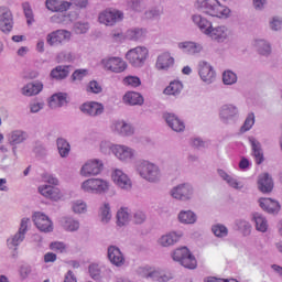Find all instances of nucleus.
Returning <instances> with one entry per match:
<instances>
[{
    "label": "nucleus",
    "instance_id": "obj_46",
    "mask_svg": "<svg viewBox=\"0 0 282 282\" xmlns=\"http://www.w3.org/2000/svg\"><path fill=\"white\" fill-rule=\"evenodd\" d=\"M99 217L102 224H109L111 221V205L109 203H104L99 208Z\"/></svg>",
    "mask_w": 282,
    "mask_h": 282
},
{
    "label": "nucleus",
    "instance_id": "obj_12",
    "mask_svg": "<svg viewBox=\"0 0 282 282\" xmlns=\"http://www.w3.org/2000/svg\"><path fill=\"white\" fill-rule=\"evenodd\" d=\"M113 155L122 164H131L138 158V151L127 144H116Z\"/></svg>",
    "mask_w": 282,
    "mask_h": 282
},
{
    "label": "nucleus",
    "instance_id": "obj_60",
    "mask_svg": "<svg viewBox=\"0 0 282 282\" xmlns=\"http://www.w3.org/2000/svg\"><path fill=\"white\" fill-rule=\"evenodd\" d=\"M89 31V23L87 22H76L74 25V32L76 34H86Z\"/></svg>",
    "mask_w": 282,
    "mask_h": 282
},
{
    "label": "nucleus",
    "instance_id": "obj_31",
    "mask_svg": "<svg viewBox=\"0 0 282 282\" xmlns=\"http://www.w3.org/2000/svg\"><path fill=\"white\" fill-rule=\"evenodd\" d=\"M61 226L66 232H76L80 228V221L72 216H65L61 219Z\"/></svg>",
    "mask_w": 282,
    "mask_h": 282
},
{
    "label": "nucleus",
    "instance_id": "obj_21",
    "mask_svg": "<svg viewBox=\"0 0 282 282\" xmlns=\"http://www.w3.org/2000/svg\"><path fill=\"white\" fill-rule=\"evenodd\" d=\"M14 21L12 20V12L6 7H0V30L4 34L12 32Z\"/></svg>",
    "mask_w": 282,
    "mask_h": 282
},
{
    "label": "nucleus",
    "instance_id": "obj_28",
    "mask_svg": "<svg viewBox=\"0 0 282 282\" xmlns=\"http://www.w3.org/2000/svg\"><path fill=\"white\" fill-rule=\"evenodd\" d=\"M108 259L110 263L117 268H121V265L124 263V254L122 251H120V248L116 246L108 247Z\"/></svg>",
    "mask_w": 282,
    "mask_h": 282
},
{
    "label": "nucleus",
    "instance_id": "obj_14",
    "mask_svg": "<svg viewBox=\"0 0 282 282\" xmlns=\"http://www.w3.org/2000/svg\"><path fill=\"white\" fill-rule=\"evenodd\" d=\"M72 40V32L67 30H56L46 35V43L51 47H58L63 43H67Z\"/></svg>",
    "mask_w": 282,
    "mask_h": 282
},
{
    "label": "nucleus",
    "instance_id": "obj_64",
    "mask_svg": "<svg viewBox=\"0 0 282 282\" xmlns=\"http://www.w3.org/2000/svg\"><path fill=\"white\" fill-rule=\"evenodd\" d=\"M45 107V104L42 101H33L30 104V111L31 113H39L41 109Z\"/></svg>",
    "mask_w": 282,
    "mask_h": 282
},
{
    "label": "nucleus",
    "instance_id": "obj_8",
    "mask_svg": "<svg viewBox=\"0 0 282 282\" xmlns=\"http://www.w3.org/2000/svg\"><path fill=\"white\" fill-rule=\"evenodd\" d=\"M170 195L178 202H191L195 197V187L191 183H181L171 188Z\"/></svg>",
    "mask_w": 282,
    "mask_h": 282
},
{
    "label": "nucleus",
    "instance_id": "obj_16",
    "mask_svg": "<svg viewBox=\"0 0 282 282\" xmlns=\"http://www.w3.org/2000/svg\"><path fill=\"white\" fill-rule=\"evenodd\" d=\"M198 74L203 83L206 85H213L217 79V73H215V68L208 62H199Z\"/></svg>",
    "mask_w": 282,
    "mask_h": 282
},
{
    "label": "nucleus",
    "instance_id": "obj_5",
    "mask_svg": "<svg viewBox=\"0 0 282 282\" xmlns=\"http://www.w3.org/2000/svg\"><path fill=\"white\" fill-rule=\"evenodd\" d=\"M110 188L111 182L100 177L87 178L80 184V191L89 195H106Z\"/></svg>",
    "mask_w": 282,
    "mask_h": 282
},
{
    "label": "nucleus",
    "instance_id": "obj_15",
    "mask_svg": "<svg viewBox=\"0 0 282 282\" xmlns=\"http://www.w3.org/2000/svg\"><path fill=\"white\" fill-rule=\"evenodd\" d=\"M110 131L116 135H122L129 138L135 133L133 126L122 119L113 120L110 124Z\"/></svg>",
    "mask_w": 282,
    "mask_h": 282
},
{
    "label": "nucleus",
    "instance_id": "obj_39",
    "mask_svg": "<svg viewBox=\"0 0 282 282\" xmlns=\"http://www.w3.org/2000/svg\"><path fill=\"white\" fill-rule=\"evenodd\" d=\"M28 139V132L23 130H13L9 134V143L11 147H17V144H22Z\"/></svg>",
    "mask_w": 282,
    "mask_h": 282
},
{
    "label": "nucleus",
    "instance_id": "obj_9",
    "mask_svg": "<svg viewBox=\"0 0 282 282\" xmlns=\"http://www.w3.org/2000/svg\"><path fill=\"white\" fill-rule=\"evenodd\" d=\"M101 67L105 69V72L122 74V72H127L128 65L122 57L108 56L101 59Z\"/></svg>",
    "mask_w": 282,
    "mask_h": 282
},
{
    "label": "nucleus",
    "instance_id": "obj_48",
    "mask_svg": "<svg viewBox=\"0 0 282 282\" xmlns=\"http://www.w3.org/2000/svg\"><path fill=\"white\" fill-rule=\"evenodd\" d=\"M116 150V143H112L111 141L104 140L99 144V151L104 155H115Z\"/></svg>",
    "mask_w": 282,
    "mask_h": 282
},
{
    "label": "nucleus",
    "instance_id": "obj_40",
    "mask_svg": "<svg viewBox=\"0 0 282 282\" xmlns=\"http://www.w3.org/2000/svg\"><path fill=\"white\" fill-rule=\"evenodd\" d=\"M178 221L186 226H191L197 221V214L193 210H181L178 213Z\"/></svg>",
    "mask_w": 282,
    "mask_h": 282
},
{
    "label": "nucleus",
    "instance_id": "obj_53",
    "mask_svg": "<svg viewBox=\"0 0 282 282\" xmlns=\"http://www.w3.org/2000/svg\"><path fill=\"white\" fill-rule=\"evenodd\" d=\"M254 127V112H251L247 116L243 124L240 128L241 133H246L247 131H250Z\"/></svg>",
    "mask_w": 282,
    "mask_h": 282
},
{
    "label": "nucleus",
    "instance_id": "obj_17",
    "mask_svg": "<svg viewBox=\"0 0 282 282\" xmlns=\"http://www.w3.org/2000/svg\"><path fill=\"white\" fill-rule=\"evenodd\" d=\"M177 48L187 56H197L204 52V45L195 41H183L177 43Z\"/></svg>",
    "mask_w": 282,
    "mask_h": 282
},
{
    "label": "nucleus",
    "instance_id": "obj_58",
    "mask_svg": "<svg viewBox=\"0 0 282 282\" xmlns=\"http://www.w3.org/2000/svg\"><path fill=\"white\" fill-rule=\"evenodd\" d=\"M74 54L72 52H61L57 54V62L58 63H73Z\"/></svg>",
    "mask_w": 282,
    "mask_h": 282
},
{
    "label": "nucleus",
    "instance_id": "obj_1",
    "mask_svg": "<svg viewBox=\"0 0 282 282\" xmlns=\"http://www.w3.org/2000/svg\"><path fill=\"white\" fill-rule=\"evenodd\" d=\"M192 21L197 25L198 30L205 34V36H209V39H212V41H216V43H224L228 41V39H230V34H232L228 26H213V22L208 21L200 14L192 15Z\"/></svg>",
    "mask_w": 282,
    "mask_h": 282
},
{
    "label": "nucleus",
    "instance_id": "obj_4",
    "mask_svg": "<svg viewBox=\"0 0 282 282\" xmlns=\"http://www.w3.org/2000/svg\"><path fill=\"white\" fill-rule=\"evenodd\" d=\"M137 173L150 184H158L162 180L160 166L149 160H142L137 163Z\"/></svg>",
    "mask_w": 282,
    "mask_h": 282
},
{
    "label": "nucleus",
    "instance_id": "obj_30",
    "mask_svg": "<svg viewBox=\"0 0 282 282\" xmlns=\"http://www.w3.org/2000/svg\"><path fill=\"white\" fill-rule=\"evenodd\" d=\"M258 187L261 193H272V188H274L272 176L268 173L261 174L258 180Z\"/></svg>",
    "mask_w": 282,
    "mask_h": 282
},
{
    "label": "nucleus",
    "instance_id": "obj_33",
    "mask_svg": "<svg viewBox=\"0 0 282 282\" xmlns=\"http://www.w3.org/2000/svg\"><path fill=\"white\" fill-rule=\"evenodd\" d=\"M249 142L252 149L253 158L256 159L257 164L263 163V149H261V142L254 137H249Z\"/></svg>",
    "mask_w": 282,
    "mask_h": 282
},
{
    "label": "nucleus",
    "instance_id": "obj_7",
    "mask_svg": "<svg viewBox=\"0 0 282 282\" xmlns=\"http://www.w3.org/2000/svg\"><path fill=\"white\" fill-rule=\"evenodd\" d=\"M172 259L188 270H195V268H197V260L195 259V256H192L191 250L186 247L175 249L172 252Z\"/></svg>",
    "mask_w": 282,
    "mask_h": 282
},
{
    "label": "nucleus",
    "instance_id": "obj_18",
    "mask_svg": "<svg viewBox=\"0 0 282 282\" xmlns=\"http://www.w3.org/2000/svg\"><path fill=\"white\" fill-rule=\"evenodd\" d=\"M219 118L223 122H235L239 118V108L232 104H226L220 107Z\"/></svg>",
    "mask_w": 282,
    "mask_h": 282
},
{
    "label": "nucleus",
    "instance_id": "obj_38",
    "mask_svg": "<svg viewBox=\"0 0 282 282\" xmlns=\"http://www.w3.org/2000/svg\"><path fill=\"white\" fill-rule=\"evenodd\" d=\"M123 102L131 106L143 105L144 98L137 91H128L123 96Z\"/></svg>",
    "mask_w": 282,
    "mask_h": 282
},
{
    "label": "nucleus",
    "instance_id": "obj_29",
    "mask_svg": "<svg viewBox=\"0 0 282 282\" xmlns=\"http://www.w3.org/2000/svg\"><path fill=\"white\" fill-rule=\"evenodd\" d=\"M259 205L262 210H265V213H269L270 215H276V213L281 210V205L279 202L272 198H260Z\"/></svg>",
    "mask_w": 282,
    "mask_h": 282
},
{
    "label": "nucleus",
    "instance_id": "obj_27",
    "mask_svg": "<svg viewBox=\"0 0 282 282\" xmlns=\"http://www.w3.org/2000/svg\"><path fill=\"white\" fill-rule=\"evenodd\" d=\"M145 278L150 279L151 281L169 282L171 279H173V275L162 271L161 269L150 268L145 273Z\"/></svg>",
    "mask_w": 282,
    "mask_h": 282
},
{
    "label": "nucleus",
    "instance_id": "obj_22",
    "mask_svg": "<svg viewBox=\"0 0 282 282\" xmlns=\"http://www.w3.org/2000/svg\"><path fill=\"white\" fill-rule=\"evenodd\" d=\"M182 237H184L182 231H169L158 239V243L162 248H171V246H175Z\"/></svg>",
    "mask_w": 282,
    "mask_h": 282
},
{
    "label": "nucleus",
    "instance_id": "obj_13",
    "mask_svg": "<svg viewBox=\"0 0 282 282\" xmlns=\"http://www.w3.org/2000/svg\"><path fill=\"white\" fill-rule=\"evenodd\" d=\"M111 180L117 186V188H120V191L129 192L131 188H133V182L131 181V177L124 171L120 169H115L111 173Z\"/></svg>",
    "mask_w": 282,
    "mask_h": 282
},
{
    "label": "nucleus",
    "instance_id": "obj_47",
    "mask_svg": "<svg viewBox=\"0 0 282 282\" xmlns=\"http://www.w3.org/2000/svg\"><path fill=\"white\" fill-rule=\"evenodd\" d=\"M72 210L75 215H85L87 213V203L83 199L73 200Z\"/></svg>",
    "mask_w": 282,
    "mask_h": 282
},
{
    "label": "nucleus",
    "instance_id": "obj_23",
    "mask_svg": "<svg viewBox=\"0 0 282 282\" xmlns=\"http://www.w3.org/2000/svg\"><path fill=\"white\" fill-rule=\"evenodd\" d=\"M163 118L166 122V124L172 129V131H175L176 133H182L184 129H186V124L180 117H177L175 113L165 112L163 115Z\"/></svg>",
    "mask_w": 282,
    "mask_h": 282
},
{
    "label": "nucleus",
    "instance_id": "obj_36",
    "mask_svg": "<svg viewBox=\"0 0 282 282\" xmlns=\"http://www.w3.org/2000/svg\"><path fill=\"white\" fill-rule=\"evenodd\" d=\"M126 39H128V41H144V39H147V29H142V28H132L129 29L126 32Z\"/></svg>",
    "mask_w": 282,
    "mask_h": 282
},
{
    "label": "nucleus",
    "instance_id": "obj_62",
    "mask_svg": "<svg viewBox=\"0 0 282 282\" xmlns=\"http://www.w3.org/2000/svg\"><path fill=\"white\" fill-rule=\"evenodd\" d=\"M270 28L274 31V32H279V30L282 29V19L279 17H274L272 18V20L269 22Z\"/></svg>",
    "mask_w": 282,
    "mask_h": 282
},
{
    "label": "nucleus",
    "instance_id": "obj_37",
    "mask_svg": "<svg viewBox=\"0 0 282 282\" xmlns=\"http://www.w3.org/2000/svg\"><path fill=\"white\" fill-rule=\"evenodd\" d=\"M41 91H43V83L41 82L29 83L22 88L23 96H36Z\"/></svg>",
    "mask_w": 282,
    "mask_h": 282
},
{
    "label": "nucleus",
    "instance_id": "obj_24",
    "mask_svg": "<svg viewBox=\"0 0 282 282\" xmlns=\"http://www.w3.org/2000/svg\"><path fill=\"white\" fill-rule=\"evenodd\" d=\"M218 175L224 182H226V184H228V186H230V188H235L236 191H241V188H243V186L246 185L242 180L221 169L218 170Z\"/></svg>",
    "mask_w": 282,
    "mask_h": 282
},
{
    "label": "nucleus",
    "instance_id": "obj_32",
    "mask_svg": "<svg viewBox=\"0 0 282 282\" xmlns=\"http://www.w3.org/2000/svg\"><path fill=\"white\" fill-rule=\"evenodd\" d=\"M116 217L117 226H119V228L129 226V223L131 221V209L128 207H121L118 209Z\"/></svg>",
    "mask_w": 282,
    "mask_h": 282
},
{
    "label": "nucleus",
    "instance_id": "obj_6",
    "mask_svg": "<svg viewBox=\"0 0 282 282\" xmlns=\"http://www.w3.org/2000/svg\"><path fill=\"white\" fill-rule=\"evenodd\" d=\"M126 59L132 67H144L149 59V48L147 46H137L126 53Z\"/></svg>",
    "mask_w": 282,
    "mask_h": 282
},
{
    "label": "nucleus",
    "instance_id": "obj_10",
    "mask_svg": "<svg viewBox=\"0 0 282 282\" xmlns=\"http://www.w3.org/2000/svg\"><path fill=\"white\" fill-rule=\"evenodd\" d=\"M104 169L105 163H102V160L90 159L80 167L79 175H82V177H96V175L102 173Z\"/></svg>",
    "mask_w": 282,
    "mask_h": 282
},
{
    "label": "nucleus",
    "instance_id": "obj_25",
    "mask_svg": "<svg viewBox=\"0 0 282 282\" xmlns=\"http://www.w3.org/2000/svg\"><path fill=\"white\" fill-rule=\"evenodd\" d=\"M173 65H175V58L172 57L171 52H163L156 58L155 67L159 72H169Z\"/></svg>",
    "mask_w": 282,
    "mask_h": 282
},
{
    "label": "nucleus",
    "instance_id": "obj_44",
    "mask_svg": "<svg viewBox=\"0 0 282 282\" xmlns=\"http://www.w3.org/2000/svg\"><path fill=\"white\" fill-rule=\"evenodd\" d=\"M24 240L25 234H21V231H18L15 235L7 239V246L10 250H12V248L17 250V248H19V246H21Z\"/></svg>",
    "mask_w": 282,
    "mask_h": 282
},
{
    "label": "nucleus",
    "instance_id": "obj_63",
    "mask_svg": "<svg viewBox=\"0 0 282 282\" xmlns=\"http://www.w3.org/2000/svg\"><path fill=\"white\" fill-rule=\"evenodd\" d=\"M162 14L160 7H155L145 12V19H158Z\"/></svg>",
    "mask_w": 282,
    "mask_h": 282
},
{
    "label": "nucleus",
    "instance_id": "obj_2",
    "mask_svg": "<svg viewBox=\"0 0 282 282\" xmlns=\"http://www.w3.org/2000/svg\"><path fill=\"white\" fill-rule=\"evenodd\" d=\"M196 8L199 12L216 17V19H228L230 17V8L221 4L219 0H197Z\"/></svg>",
    "mask_w": 282,
    "mask_h": 282
},
{
    "label": "nucleus",
    "instance_id": "obj_51",
    "mask_svg": "<svg viewBox=\"0 0 282 282\" xmlns=\"http://www.w3.org/2000/svg\"><path fill=\"white\" fill-rule=\"evenodd\" d=\"M236 226L245 237H248V235L252 232V225H250L248 220H237Z\"/></svg>",
    "mask_w": 282,
    "mask_h": 282
},
{
    "label": "nucleus",
    "instance_id": "obj_57",
    "mask_svg": "<svg viewBox=\"0 0 282 282\" xmlns=\"http://www.w3.org/2000/svg\"><path fill=\"white\" fill-rule=\"evenodd\" d=\"M22 8L24 10V15L26 17V23L29 25H32V23H34V13L32 12V8L30 7V3L24 2L22 4Z\"/></svg>",
    "mask_w": 282,
    "mask_h": 282
},
{
    "label": "nucleus",
    "instance_id": "obj_19",
    "mask_svg": "<svg viewBox=\"0 0 282 282\" xmlns=\"http://www.w3.org/2000/svg\"><path fill=\"white\" fill-rule=\"evenodd\" d=\"M82 113L96 118L105 113V106L98 101H87L79 107Z\"/></svg>",
    "mask_w": 282,
    "mask_h": 282
},
{
    "label": "nucleus",
    "instance_id": "obj_41",
    "mask_svg": "<svg viewBox=\"0 0 282 282\" xmlns=\"http://www.w3.org/2000/svg\"><path fill=\"white\" fill-rule=\"evenodd\" d=\"M253 45L261 56H270L272 54V45L265 40H256Z\"/></svg>",
    "mask_w": 282,
    "mask_h": 282
},
{
    "label": "nucleus",
    "instance_id": "obj_55",
    "mask_svg": "<svg viewBox=\"0 0 282 282\" xmlns=\"http://www.w3.org/2000/svg\"><path fill=\"white\" fill-rule=\"evenodd\" d=\"M53 252H59V254H65L67 252V246L63 241H54L50 245Z\"/></svg>",
    "mask_w": 282,
    "mask_h": 282
},
{
    "label": "nucleus",
    "instance_id": "obj_61",
    "mask_svg": "<svg viewBox=\"0 0 282 282\" xmlns=\"http://www.w3.org/2000/svg\"><path fill=\"white\" fill-rule=\"evenodd\" d=\"M128 6L133 10V12H142L144 10V3H142V0H131Z\"/></svg>",
    "mask_w": 282,
    "mask_h": 282
},
{
    "label": "nucleus",
    "instance_id": "obj_54",
    "mask_svg": "<svg viewBox=\"0 0 282 282\" xmlns=\"http://www.w3.org/2000/svg\"><path fill=\"white\" fill-rule=\"evenodd\" d=\"M87 76H89V69L79 68L74 70V73L72 74V80H75V82L77 80L78 83H80L82 80H85Z\"/></svg>",
    "mask_w": 282,
    "mask_h": 282
},
{
    "label": "nucleus",
    "instance_id": "obj_52",
    "mask_svg": "<svg viewBox=\"0 0 282 282\" xmlns=\"http://www.w3.org/2000/svg\"><path fill=\"white\" fill-rule=\"evenodd\" d=\"M224 85H235L237 83V74L232 70H225L223 73Z\"/></svg>",
    "mask_w": 282,
    "mask_h": 282
},
{
    "label": "nucleus",
    "instance_id": "obj_35",
    "mask_svg": "<svg viewBox=\"0 0 282 282\" xmlns=\"http://www.w3.org/2000/svg\"><path fill=\"white\" fill-rule=\"evenodd\" d=\"M64 105H67V94L65 93H56L48 100L50 109H59Z\"/></svg>",
    "mask_w": 282,
    "mask_h": 282
},
{
    "label": "nucleus",
    "instance_id": "obj_45",
    "mask_svg": "<svg viewBox=\"0 0 282 282\" xmlns=\"http://www.w3.org/2000/svg\"><path fill=\"white\" fill-rule=\"evenodd\" d=\"M57 151L61 158H67L69 155V151H72V145L64 138H58L56 140Z\"/></svg>",
    "mask_w": 282,
    "mask_h": 282
},
{
    "label": "nucleus",
    "instance_id": "obj_11",
    "mask_svg": "<svg viewBox=\"0 0 282 282\" xmlns=\"http://www.w3.org/2000/svg\"><path fill=\"white\" fill-rule=\"evenodd\" d=\"M124 19V13L118 9L108 8L99 13L98 21L102 25H116Z\"/></svg>",
    "mask_w": 282,
    "mask_h": 282
},
{
    "label": "nucleus",
    "instance_id": "obj_59",
    "mask_svg": "<svg viewBox=\"0 0 282 282\" xmlns=\"http://www.w3.org/2000/svg\"><path fill=\"white\" fill-rule=\"evenodd\" d=\"M86 91L89 94H100L102 91V86L96 80H91L88 83Z\"/></svg>",
    "mask_w": 282,
    "mask_h": 282
},
{
    "label": "nucleus",
    "instance_id": "obj_50",
    "mask_svg": "<svg viewBox=\"0 0 282 282\" xmlns=\"http://www.w3.org/2000/svg\"><path fill=\"white\" fill-rule=\"evenodd\" d=\"M124 87H140V85H142V80L140 79V77L138 76H133V75H129L126 76L122 80Z\"/></svg>",
    "mask_w": 282,
    "mask_h": 282
},
{
    "label": "nucleus",
    "instance_id": "obj_34",
    "mask_svg": "<svg viewBox=\"0 0 282 282\" xmlns=\"http://www.w3.org/2000/svg\"><path fill=\"white\" fill-rule=\"evenodd\" d=\"M184 89V84L180 80H173L169 84V86L163 90L165 96H173V98H177L182 90Z\"/></svg>",
    "mask_w": 282,
    "mask_h": 282
},
{
    "label": "nucleus",
    "instance_id": "obj_42",
    "mask_svg": "<svg viewBox=\"0 0 282 282\" xmlns=\"http://www.w3.org/2000/svg\"><path fill=\"white\" fill-rule=\"evenodd\" d=\"M252 220L256 224V230L259 232H268V219L265 216L259 213H254L252 216Z\"/></svg>",
    "mask_w": 282,
    "mask_h": 282
},
{
    "label": "nucleus",
    "instance_id": "obj_26",
    "mask_svg": "<svg viewBox=\"0 0 282 282\" xmlns=\"http://www.w3.org/2000/svg\"><path fill=\"white\" fill-rule=\"evenodd\" d=\"M45 8L50 12H67L72 8V2L67 0H45Z\"/></svg>",
    "mask_w": 282,
    "mask_h": 282
},
{
    "label": "nucleus",
    "instance_id": "obj_43",
    "mask_svg": "<svg viewBox=\"0 0 282 282\" xmlns=\"http://www.w3.org/2000/svg\"><path fill=\"white\" fill-rule=\"evenodd\" d=\"M69 76V66H56L51 70V78L54 80H65Z\"/></svg>",
    "mask_w": 282,
    "mask_h": 282
},
{
    "label": "nucleus",
    "instance_id": "obj_49",
    "mask_svg": "<svg viewBox=\"0 0 282 282\" xmlns=\"http://www.w3.org/2000/svg\"><path fill=\"white\" fill-rule=\"evenodd\" d=\"M212 231L215 235V237H218L219 239L228 237V227H226V225L216 224L212 227Z\"/></svg>",
    "mask_w": 282,
    "mask_h": 282
},
{
    "label": "nucleus",
    "instance_id": "obj_3",
    "mask_svg": "<svg viewBox=\"0 0 282 282\" xmlns=\"http://www.w3.org/2000/svg\"><path fill=\"white\" fill-rule=\"evenodd\" d=\"M43 182L50 185H40L37 191L42 197H45L46 199H52L53 202H58L59 199H63V192L58 187V178H56L54 175L50 173H45L42 176Z\"/></svg>",
    "mask_w": 282,
    "mask_h": 282
},
{
    "label": "nucleus",
    "instance_id": "obj_20",
    "mask_svg": "<svg viewBox=\"0 0 282 282\" xmlns=\"http://www.w3.org/2000/svg\"><path fill=\"white\" fill-rule=\"evenodd\" d=\"M33 221L41 232H52V230H54V224L52 223L50 217H47V215L43 213H34Z\"/></svg>",
    "mask_w": 282,
    "mask_h": 282
},
{
    "label": "nucleus",
    "instance_id": "obj_56",
    "mask_svg": "<svg viewBox=\"0 0 282 282\" xmlns=\"http://www.w3.org/2000/svg\"><path fill=\"white\" fill-rule=\"evenodd\" d=\"M91 279L95 281H100V264L91 263L88 268Z\"/></svg>",
    "mask_w": 282,
    "mask_h": 282
}]
</instances>
